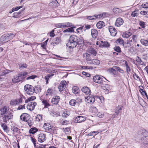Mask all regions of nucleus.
Returning a JSON list of instances; mask_svg holds the SVG:
<instances>
[{
    "label": "nucleus",
    "mask_w": 148,
    "mask_h": 148,
    "mask_svg": "<svg viewBox=\"0 0 148 148\" xmlns=\"http://www.w3.org/2000/svg\"><path fill=\"white\" fill-rule=\"evenodd\" d=\"M21 81V80L20 77H19V76L18 75V74L17 76L15 77L14 78L12 79V81L13 83H16L18 82Z\"/></svg>",
    "instance_id": "obj_39"
},
{
    "label": "nucleus",
    "mask_w": 148,
    "mask_h": 148,
    "mask_svg": "<svg viewBox=\"0 0 148 148\" xmlns=\"http://www.w3.org/2000/svg\"><path fill=\"white\" fill-rule=\"evenodd\" d=\"M69 104L71 106H75L76 104V100L73 99L69 101Z\"/></svg>",
    "instance_id": "obj_57"
},
{
    "label": "nucleus",
    "mask_w": 148,
    "mask_h": 148,
    "mask_svg": "<svg viewBox=\"0 0 148 148\" xmlns=\"http://www.w3.org/2000/svg\"><path fill=\"white\" fill-rule=\"evenodd\" d=\"M70 112L68 111H65L62 114V117L66 118L70 115Z\"/></svg>",
    "instance_id": "obj_48"
},
{
    "label": "nucleus",
    "mask_w": 148,
    "mask_h": 148,
    "mask_svg": "<svg viewBox=\"0 0 148 148\" xmlns=\"http://www.w3.org/2000/svg\"><path fill=\"white\" fill-rule=\"evenodd\" d=\"M75 28V27H72L66 29L64 30L63 31V32L64 33L68 32L69 33H72L74 32V28Z\"/></svg>",
    "instance_id": "obj_41"
},
{
    "label": "nucleus",
    "mask_w": 148,
    "mask_h": 148,
    "mask_svg": "<svg viewBox=\"0 0 148 148\" xmlns=\"http://www.w3.org/2000/svg\"><path fill=\"white\" fill-rule=\"evenodd\" d=\"M58 128L57 127L52 126L49 132L54 134H57Z\"/></svg>",
    "instance_id": "obj_46"
},
{
    "label": "nucleus",
    "mask_w": 148,
    "mask_h": 148,
    "mask_svg": "<svg viewBox=\"0 0 148 148\" xmlns=\"http://www.w3.org/2000/svg\"><path fill=\"white\" fill-rule=\"evenodd\" d=\"M139 11L137 9H136L134 11L132 12L131 15L133 17L137 16L138 15V12Z\"/></svg>",
    "instance_id": "obj_51"
},
{
    "label": "nucleus",
    "mask_w": 148,
    "mask_h": 148,
    "mask_svg": "<svg viewBox=\"0 0 148 148\" xmlns=\"http://www.w3.org/2000/svg\"><path fill=\"white\" fill-rule=\"evenodd\" d=\"M115 43L117 45H123V46L125 48H127V47L125 46V44H124V42L123 40L121 38H119L116 40L115 42Z\"/></svg>",
    "instance_id": "obj_22"
},
{
    "label": "nucleus",
    "mask_w": 148,
    "mask_h": 148,
    "mask_svg": "<svg viewBox=\"0 0 148 148\" xmlns=\"http://www.w3.org/2000/svg\"><path fill=\"white\" fill-rule=\"evenodd\" d=\"M143 143L145 144H148V136L143 137L142 139Z\"/></svg>",
    "instance_id": "obj_50"
},
{
    "label": "nucleus",
    "mask_w": 148,
    "mask_h": 148,
    "mask_svg": "<svg viewBox=\"0 0 148 148\" xmlns=\"http://www.w3.org/2000/svg\"><path fill=\"white\" fill-rule=\"evenodd\" d=\"M123 108V106L121 105H118L116 107L115 109V112L116 114H114L112 116H113V117L114 118L116 116H117L121 112L122 108Z\"/></svg>",
    "instance_id": "obj_15"
},
{
    "label": "nucleus",
    "mask_w": 148,
    "mask_h": 148,
    "mask_svg": "<svg viewBox=\"0 0 148 148\" xmlns=\"http://www.w3.org/2000/svg\"><path fill=\"white\" fill-rule=\"evenodd\" d=\"M105 26V23L102 21H99L96 24V26L99 29H101Z\"/></svg>",
    "instance_id": "obj_33"
},
{
    "label": "nucleus",
    "mask_w": 148,
    "mask_h": 148,
    "mask_svg": "<svg viewBox=\"0 0 148 148\" xmlns=\"http://www.w3.org/2000/svg\"><path fill=\"white\" fill-rule=\"evenodd\" d=\"M109 73L114 77L118 76L119 74H118V71L123 74L124 73V71L120 67L117 66H114L112 68H110L108 69Z\"/></svg>",
    "instance_id": "obj_4"
},
{
    "label": "nucleus",
    "mask_w": 148,
    "mask_h": 148,
    "mask_svg": "<svg viewBox=\"0 0 148 148\" xmlns=\"http://www.w3.org/2000/svg\"><path fill=\"white\" fill-rule=\"evenodd\" d=\"M54 91L52 88H49L45 92L46 96L47 97L52 96L53 94Z\"/></svg>",
    "instance_id": "obj_31"
},
{
    "label": "nucleus",
    "mask_w": 148,
    "mask_h": 148,
    "mask_svg": "<svg viewBox=\"0 0 148 148\" xmlns=\"http://www.w3.org/2000/svg\"><path fill=\"white\" fill-rule=\"evenodd\" d=\"M28 73L27 72L24 71L21 72L18 74V75L21 80H23L26 77V76L28 75Z\"/></svg>",
    "instance_id": "obj_27"
},
{
    "label": "nucleus",
    "mask_w": 148,
    "mask_h": 148,
    "mask_svg": "<svg viewBox=\"0 0 148 148\" xmlns=\"http://www.w3.org/2000/svg\"><path fill=\"white\" fill-rule=\"evenodd\" d=\"M82 90L83 92L87 95H90L91 92L89 88L87 86L83 87L82 88Z\"/></svg>",
    "instance_id": "obj_23"
},
{
    "label": "nucleus",
    "mask_w": 148,
    "mask_h": 148,
    "mask_svg": "<svg viewBox=\"0 0 148 148\" xmlns=\"http://www.w3.org/2000/svg\"><path fill=\"white\" fill-rule=\"evenodd\" d=\"M140 42L142 45L145 46H148V41L147 39H141L140 40Z\"/></svg>",
    "instance_id": "obj_52"
},
{
    "label": "nucleus",
    "mask_w": 148,
    "mask_h": 148,
    "mask_svg": "<svg viewBox=\"0 0 148 148\" xmlns=\"http://www.w3.org/2000/svg\"><path fill=\"white\" fill-rule=\"evenodd\" d=\"M40 99L45 108H48L51 106L50 104L49 103V100L45 99L44 96L42 95L40 97Z\"/></svg>",
    "instance_id": "obj_11"
},
{
    "label": "nucleus",
    "mask_w": 148,
    "mask_h": 148,
    "mask_svg": "<svg viewBox=\"0 0 148 148\" xmlns=\"http://www.w3.org/2000/svg\"><path fill=\"white\" fill-rule=\"evenodd\" d=\"M37 77V75H32L31 76H29L26 78L27 80H29L30 79H34L35 78Z\"/></svg>",
    "instance_id": "obj_64"
},
{
    "label": "nucleus",
    "mask_w": 148,
    "mask_h": 148,
    "mask_svg": "<svg viewBox=\"0 0 148 148\" xmlns=\"http://www.w3.org/2000/svg\"><path fill=\"white\" fill-rule=\"evenodd\" d=\"M56 27L58 28L68 27L73 26L72 24L69 22L59 23L56 25Z\"/></svg>",
    "instance_id": "obj_8"
},
{
    "label": "nucleus",
    "mask_w": 148,
    "mask_h": 148,
    "mask_svg": "<svg viewBox=\"0 0 148 148\" xmlns=\"http://www.w3.org/2000/svg\"><path fill=\"white\" fill-rule=\"evenodd\" d=\"M60 99V97L59 96H54L51 99V103L53 105H57L59 103Z\"/></svg>",
    "instance_id": "obj_12"
},
{
    "label": "nucleus",
    "mask_w": 148,
    "mask_h": 148,
    "mask_svg": "<svg viewBox=\"0 0 148 148\" xmlns=\"http://www.w3.org/2000/svg\"><path fill=\"white\" fill-rule=\"evenodd\" d=\"M83 42V39L82 37L72 35L69 38L68 46L69 48L73 49L76 47L77 45H80Z\"/></svg>",
    "instance_id": "obj_1"
},
{
    "label": "nucleus",
    "mask_w": 148,
    "mask_h": 148,
    "mask_svg": "<svg viewBox=\"0 0 148 148\" xmlns=\"http://www.w3.org/2000/svg\"><path fill=\"white\" fill-rule=\"evenodd\" d=\"M86 99L87 103L91 104L93 103L95 101V99L94 97L88 96Z\"/></svg>",
    "instance_id": "obj_29"
},
{
    "label": "nucleus",
    "mask_w": 148,
    "mask_h": 148,
    "mask_svg": "<svg viewBox=\"0 0 148 148\" xmlns=\"http://www.w3.org/2000/svg\"><path fill=\"white\" fill-rule=\"evenodd\" d=\"M98 32L97 30L95 29H92L91 30V35L92 38L94 39H96L98 36Z\"/></svg>",
    "instance_id": "obj_20"
},
{
    "label": "nucleus",
    "mask_w": 148,
    "mask_h": 148,
    "mask_svg": "<svg viewBox=\"0 0 148 148\" xmlns=\"http://www.w3.org/2000/svg\"><path fill=\"white\" fill-rule=\"evenodd\" d=\"M141 7L144 8H148V3L144 2L143 3L140 8Z\"/></svg>",
    "instance_id": "obj_55"
},
{
    "label": "nucleus",
    "mask_w": 148,
    "mask_h": 148,
    "mask_svg": "<svg viewBox=\"0 0 148 148\" xmlns=\"http://www.w3.org/2000/svg\"><path fill=\"white\" fill-rule=\"evenodd\" d=\"M89 111L94 115H96L97 112V109L94 106H91L89 109Z\"/></svg>",
    "instance_id": "obj_30"
},
{
    "label": "nucleus",
    "mask_w": 148,
    "mask_h": 148,
    "mask_svg": "<svg viewBox=\"0 0 148 148\" xmlns=\"http://www.w3.org/2000/svg\"><path fill=\"white\" fill-rule=\"evenodd\" d=\"M104 115V112H97V114L96 116H97L100 118H102L103 117Z\"/></svg>",
    "instance_id": "obj_54"
},
{
    "label": "nucleus",
    "mask_w": 148,
    "mask_h": 148,
    "mask_svg": "<svg viewBox=\"0 0 148 148\" xmlns=\"http://www.w3.org/2000/svg\"><path fill=\"white\" fill-rule=\"evenodd\" d=\"M9 107L7 106H4L0 109V114L4 122L7 123L13 118V115L9 111Z\"/></svg>",
    "instance_id": "obj_2"
},
{
    "label": "nucleus",
    "mask_w": 148,
    "mask_h": 148,
    "mask_svg": "<svg viewBox=\"0 0 148 148\" xmlns=\"http://www.w3.org/2000/svg\"><path fill=\"white\" fill-rule=\"evenodd\" d=\"M110 44L107 41H101L100 44L99 46L102 47L108 48L110 47Z\"/></svg>",
    "instance_id": "obj_26"
},
{
    "label": "nucleus",
    "mask_w": 148,
    "mask_h": 148,
    "mask_svg": "<svg viewBox=\"0 0 148 148\" xmlns=\"http://www.w3.org/2000/svg\"><path fill=\"white\" fill-rule=\"evenodd\" d=\"M14 70H10L5 67L2 68L0 70V76H5L7 74L14 71Z\"/></svg>",
    "instance_id": "obj_10"
},
{
    "label": "nucleus",
    "mask_w": 148,
    "mask_h": 148,
    "mask_svg": "<svg viewBox=\"0 0 148 148\" xmlns=\"http://www.w3.org/2000/svg\"><path fill=\"white\" fill-rule=\"evenodd\" d=\"M19 69H23L24 68H27L28 65L25 63H22L18 64Z\"/></svg>",
    "instance_id": "obj_45"
},
{
    "label": "nucleus",
    "mask_w": 148,
    "mask_h": 148,
    "mask_svg": "<svg viewBox=\"0 0 148 148\" xmlns=\"http://www.w3.org/2000/svg\"><path fill=\"white\" fill-rule=\"evenodd\" d=\"M104 78V77L103 76L97 75L93 77V81L95 83L99 84H102L104 81L103 80Z\"/></svg>",
    "instance_id": "obj_7"
},
{
    "label": "nucleus",
    "mask_w": 148,
    "mask_h": 148,
    "mask_svg": "<svg viewBox=\"0 0 148 148\" xmlns=\"http://www.w3.org/2000/svg\"><path fill=\"white\" fill-rule=\"evenodd\" d=\"M36 97L34 96H31L27 99H25V103H28L29 102H30L35 100L36 99Z\"/></svg>",
    "instance_id": "obj_44"
},
{
    "label": "nucleus",
    "mask_w": 148,
    "mask_h": 148,
    "mask_svg": "<svg viewBox=\"0 0 148 148\" xmlns=\"http://www.w3.org/2000/svg\"><path fill=\"white\" fill-rule=\"evenodd\" d=\"M60 37H57L53 39L51 43L53 44V45H55L58 44L60 43Z\"/></svg>",
    "instance_id": "obj_32"
},
{
    "label": "nucleus",
    "mask_w": 148,
    "mask_h": 148,
    "mask_svg": "<svg viewBox=\"0 0 148 148\" xmlns=\"http://www.w3.org/2000/svg\"><path fill=\"white\" fill-rule=\"evenodd\" d=\"M113 49L115 51L119 53L120 55L121 54H122L123 55L124 54L121 52V48L119 46H115L114 47Z\"/></svg>",
    "instance_id": "obj_40"
},
{
    "label": "nucleus",
    "mask_w": 148,
    "mask_h": 148,
    "mask_svg": "<svg viewBox=\"0 0 148 148\" xmlns=\"http://www.w3.org/2000/svg\"><path fill=\"white\" fill-rule=\"evenodd\" d=\"M15 34L13 33H9L3 35L0 38V44L2 45L11 40L15 37Z\"/></svg>",
    "instance_id": "obj_3"
},
{
    "label": "nucleus",
    "mask_w": 148,
    "mask_h": 148,
    "mask_svg": "<svg viewBox=\"0 0 148 148\" xmlns=\"http://www.w3.org/2000/svg\"><path fill=\"white\" fill-rule=\"evenodd\" d=\"M139 24L142 28H144L145 27V23L144 22L142 21H140L139 22Z\"/></svg>",
    "instance_id": "obj_61"
},
{
    "label": "nucleus",
    "mask_w": 148,
    "mask_h": 148,
    "mask_svg": "<svg viewBox=\"0 0 148 148\" xmlns=\"http://www.w3.org/2000/svg\"><path fill=\"white\" fill-rule=\"evenodd\" d=\"M102 15L101 14H96L92 16H87L86 18L89 20H95L97 18H100Z\"/></svg>",
    "instance_id": "obj_24"
},
{
    "label": "nucleus",
    "mask_w": 148,
    "mask_h": 148,
    "mask_svg": "<svg viewBox=\"0 0 148 148\" xmlns=\"http://www.w3.org/2000/svg\"><path fill=\"white\" fill-rule=\"evenodd\" d=\"M133 41V42H136L137 39V36L136 35H132L131 37L130 38Z\"/></svg>",
    "instance_id": "obj_56"
},
{
    "label": "nucleus",
    "mask_w": 148,
    "mask_h": 148,
    "mask_svg": "<svg viewBox=\"0 0 148 148\" xmlns=\"http://www.w3.org/2000/svg\"><path fill=\"white\" fill-rule=\"evenodd\" d=\"M133 42V41L130 38L129 39H127L126 41V44L127 45H128V46H130L131 45V42Z\"/></svg>",
    "instance_id": "obj_63"
},
{
    "label": "nucleus",
    "mask_w": 148,
    "mask_h": 148,
    "mask_svg": "<svg viewBox=\"0 0 148 148\" xmlns=\"http://www.w3.org/2000/svg\"><path fill=\"white\" fill-rule=\"evenodd\" d=\"M21 12L20 11L14 12L13 15V17L14 18H19L21 16Z\"/></svg>",
    "instance_id": "obj_49"
},
{
    "label": "nucleus",
    "mask_w": 148,
    "mask_h": 148,
    "mask_svg": "<svg viewBox=\"0 0 148 148\" xmlns=\"http://www.w3.org/2000/svg\"><path fill=\"white\" fill-rule=\"evenodd\" d=\"M25 99V97L23 94L20 93L19 95V97L16 99H13L10 101V104L12 106H16L22 103L23 99Z\"/></svg>",
    "instance_id": "obj_5"
},
{
    "label": "nucleus",
    "mask_w": 148,
    "mask_h": 148,
    "mask_svg": "<svg viewBox=\"0 0 148 148\" xmlns=\"http://www.w3.org/2000/svg\"><path fill=\"white\" fill-rule=\"evenodd\" d=\"M54 75V74H52L49 73V74H48V75H47V76H46L45 77V80H46V84H48V83H49L48 81H49V78L50 77L53 76Z\"/></svg>",
    "instance_id": "obj_47"
},
{
    "label": "nucleus",
    "mask_w": 148,
    "mask_h": 148,
    "mask_svg": "<svg viewBox=\"0 0 148 148\" xmlns=\"http://www.w3.org/2000/svg\"><path fill=\"white\" fill-rule=\"evenodd\" d=\"M100 63V61L97 59H95L91 60L89 64H93L95 65H99Z\"/></svg>",
    "instance_id": "obj_34"
},
{
    "label": "nucleus",
    "mask_w": 148,
    "mask_h": 148,
    "mask_svg": "<svg viewBox=\"0 0 148 148\" xmlns=\"http://www.w3.org/2000/svg\"><path fill=\"white\" fill-rule=\"evenodd\" d=\"M69 121L66 120H62L60 121V123L62 125H66L68 124Z\"/></svg>",
    "instance_id": "obj_59"
},
{
    "label": "nucleus",
    "mask_w": 148,
    "mask_h": 148,
    "mask_svg": "<svg viewBox=\"0 0 148 148\" xmlns=\"http://www.w3.org/2000/svg\"><path fill=\"white\" fill-rule=\"evenodd\" d=\"M132 35V33L130 32L126 31L124 32L122 36L124 38H128Z\"/></svg>",
    "instance_id": "obj_35"
},
{
    "label": "nucleus",
    "mask_w": 148,
    "mask_h": 148,
    "mask_svg": "<svg viewBox=\"0 0 148 148\" xmlns=\"http://www.w3.org/2000/svg\"><path fill=\"white\" fill-rule=\"evenodd\" d=\"M38 131V130L35 127L31 128L29 131V133L30 134H33L36 133Z\"/></svg>",
    "instance_id": "obj_37"
},
{
    "label": "nucleus",
    "mask_w": 148,
    "mask_h": 148,
    "mask_svg": "<svg viewBox=\"0 0 148 148\" xmlns=\"http://www.w3.org/2000/svg\"><path fill=\"white\" fill-rule=\"evenodd\" d=\"M67 83L65 80L62 81L58 86L59 90L60 91H63L66 87Z\"/></svg>",
    "instance_id": "obj_13"
},
{
    "label": "nucleus",
    "mask_w": 148,
    "mask_h": 148,
    "mask_svg": "<svg viewBox=\"0 0 148 148\" xmlns=\"http://www.w3.org/2000/svg\"><path fill=\"white\" fill-rule=\"evenodd\" d=\"M87 51L88 52L94 56H96L97 54V51H96V50L93 48H90L88 49Z\"/></svg>",
    "instance_id": "obj_25"
},
{
    "label": "nucleus",
    "mask_w": 148,
    "mask_h": 148,
    "mask_svg": "<svg viewBox=\"0 0 148 148\" xmlns=\"http://www.w3.org/2000/svg\"><path fill=\"white\" fill-rule=\"evenodd\" d=\"M83 58L85 59L87 63L89 64L91 60V56L87 53H85L83 54Z\"/></svg>",
    "instance_id": "obj_21"
},
{
    "label": "nucleus",
    "mask_w": 148,
    "mask_h": 148,
    "mask_svg": "<svg viewBox=\"0 0 148 148\" xmlns=\"http://www.w3.org/2000/svg\"><path fill=\"white\" fill-rule=\"evenodd\" d=\"M124 22V20L122 18L119 17L116 20L114 25L116 27H120L123 25Z\"/></svg>",
    "instance_id": "obj_14"
},
{
    "label": "nucleus",
    "mask_w": 148,
    "mask_h": 148,
    "mask_svg": "<svg viewBox=\"0 0 148 148\" xmlns=\"http://www.w3.org/2000/svg\"><path fill=\"white\" fill-rule=\"evenodd\" d=\"M1 126L4 131L7 130L8 127L7 125L5 123H1Z\"/></svg>",
    "instance_id": "obj_60"
},
{
    "label": "nucleus",
    "mask_w": 148,
    "mask_h": 148,
    "mask_svg": "<svg viewBox=\"0 0 148 148\" xmlns=\"http://www.w3.org/2000/svg\"><path fill=\"white\" fill-rule=\"evenodd\" d=\"M25 122L27 123L30 127L33 125L34 122L32 119L30 118V117Z\"/></svg>",
    "instance_id": "obj_43"
},
{
    "label": "nucleus",
    "mask_w": 148,
    "mask_h": 148,
    "mask_svg": "<svg viewBox=\"0 0 148 148\" xmlns=\"http://www.w3.org/2000/svg\"><path fill=\"white\" fill-rule=\"evenodd\" d=\"M38 140L40 143H43L46 140V135L43 133H41L38 136Z\"/></svg>",
    "instance_id": "obj_18"
},
{
    "label": "nucleus",
    "mask_w": 148,
    "mask_h": 148,
    "mask_svg": "<svg viewBox=\"0 0 148 148\" xmlns=\"http://www.w3.org/2000/svg\"><path fill=\"white\" fill-rule=\"evenodd\" d=\"M35 120L38 122H40L42 120V115L41 114H38L36 116Z\"/></svg>",
    "instance_id": "obj_38"
},
{
    "label": "nucleus",
    "mask_w": 148,
    "mask_h": 148,
    "mask_svg": "<svg viewBox=\"0 0 148 148\" xmlns=\"http://www.w3.org/2000/svg\"><path fill=\"white\" fill-rule=\"evenodd\" d=\"M43 127L46 130L49 131L50 130L52 126L49 123H45L43 126Z\"/></svg>",
    "instance_id": "obj_36"
},
{
    "label": "nucleus",
    "mask_w": 148,
    "mask_h": 148,
    "mask_svg": "<svg viewBox=\"0 0 148 148\" xmlns=\"http://www.w3.org/2000/svg\"><path fill=\"white\" fill-rule=\"evenodd\" d=\"M133 76L134 79L136 80L139 81L140 82L142 81L141 78H140L138 75L134 72L133 74Z\"/></svg>",
    "instance_id": "obj_42"
},
{
    "label": "nucleus",
    "mask_w": 148,
    "mask_h": 148,
    "mask_svg": "<svg viewBox=\"0 0 148 148\" xmlns=\"http://www.w3.org/2000/svg\"><path fill=\"white\" fill-rule=\"evenodd\" d=\"M13 131L14 134H18L19 132V129H18L16 127H14L13 128Z\"/></svg>",
    "instance_id": "obj_62"
},
{
    "label": "nucleus",
    "mask_w": 148,
    "mask_h": 148,
    "mask_svg": "<svg viewBox=\"0 0 148 148\" xmlns=\"http://www.w3.org/2000/svg\"><path fill=\"white\" fill-rule=\"evenodd\" d=\"M30 117V115L28 113H22L20 116V120L24 122L27 121V120Z\"/></svg>",
    "instance_id": "obj_16"
},
{
    "label": "nucleus",
    "mask_w": 148,
    "mask_h": 148,
    "mask_svg": "<svg viewBox=\"0 0 148 148\" xmlns=\"http://www.w3.org/2000/svg\"><path fill=\"white\" fill-rule=\"evenodd\" d=\"M24 89L26 93L29 95H32L35 91L33 86L29 84H26L25 85Z\"/></svg>",
    "instance_id": "obj_6"
},
{
    "label": "nucleus",
    "mask_w": 148,
    "mask_h": 148,
    "mask_svg": "<svg viewBox=\"0 0 148 148\" xmlns=\"http://www.w3.org/2000/svg\"><path fill=\"white\" fill-rule=\"evenodd\" d=\"M86 120V116H78L75 117L74 120L75 123H80L83 122Z\"/></svg>",
    "instance_id": "obj_9"
},
{
    "label": "nucleus",
    "mask_w": 148,
    "mask_h": 148,
    "mask_svg": "<svg viewBox=\"0 0 148 148\" xmlns=\"http://www.w3.org/2000/svg\"><path fill=\"white\" fill-rule=\"evenodd\" d=\"M72 92L73 94L77 95L79 94L80 90L78 87L74 86L72 88Z\"/></svg>",
    "instance_id": "obj_28"
},
{
    "label": "nucleus",
    "mask_w": 148,
    "mask_h": 148,
    "mask_svg": "<svg viewBox=\"0 0 148 148\" xmlns=\"http://www.w3.org/2000/svg\"><path fill=\"white\" fill-rule=\"evenodd\" d=\"M108 30L112 36H115L117 33V30L113 26H109L108 27Z\"/></svg>",
    "instance_id": "obj_19"
},
{
    "label": "nucleus",
    "mask_w": 148,
    "mask_h": 148,
    "mask_svg": "<svg viewBox=\"0 0 148 148\" xmlns=\"http://www.w3.org/2000/svg\"><path fill=\"white\" fill-rule=\"evenodd\" d=\"M84 26H82L78 28H77L76 29L77 33L78 34H81L83 32V29L84 28Z\"/></svg>",
    "instance_id": "obj_53"
},
{
    "label": "nucleus",
    "mask_w": 148,
    "mask_h": 148,
    "mask_svg": "<svg viewBox=\"0 0 148 148\" xmlns=\"http://www.w3.org/2000/svg\"><path fill=\"white\" fill-rule=\"evenodd\" d=\"M81 69H93V67L92 66H81Z\"/></svg>",
    "instance_id": "obj_58"
},
{
    "label": "nucleus",
    "mask_w": 148,
    "mask_h": 148,
    "mask_svg": "<svg viewBox=\"0 0 148 148\" xmlns=\"http://www.w3.org/2000/svg\"><path fill=\"white\" fill-rule=\"evenodd\" d=\"M37 103L36 102L32 101L30 102L27 105V108L30 111L33 110L35 107L36 106Z\"/></svg>",
    "instance_id": "obj_17"
}]
</instances>
